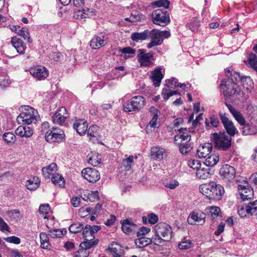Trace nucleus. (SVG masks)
Wrapping results in <instances>:
<instances>
[{"label":"nucleus","instance_id":"49","mask_svg":"<svg viewBox=\"0 0 257 257\" xmlns=\"http://www.w3.org/2000/svg\"><path fill=\"white\" fill-rule=\"evenodd\" d=\"M170 13L162 10V27H165L170 23Z\"/></svg>","mask_w":257,"mask_h":257},{"label":"nucleus","instance_id":"54","mask_svg":"<svg viewBox=\"0 0 257 257\" xmlns=\"http://www.w3.org/2000/svg\"><path fill=\"white\" fill-rule=\"evenodd\" d=\"M192 246V242L190 240L186 239L185 238L179 243L178 247L180 249H187L191 248Z\"/></svg>","mask_w":257,"mask_h":257},{"label":"nucleus","instance_id":"2","mask_svg":"<svg viewBox=\"0 0 257 257\" xmlns=\"http://www.w3.org/2000/svg\"><path fill=\"white\" fill-rule=\"evenodd\" d=\"M225 104L235 119L240 125L242 126L241 133L243 135H252L257 133L256 127L251 123L246 122L245 118L240 112L226 102H225Z\"/></svg>","mask_w":257,"mask_h":257},{"label":"nucleus","instance_id":"24","mask_svg":"<svg viewBox=\"0 0 257 257\" xmlns=\"http://www.w3.org/2000/svg\"><path fill=\"white\" fill-rule=\"evenodd\" d=\"M206 215L212 221H215L218 218L221 217V210L219 207L216 206H210L205 210Z\"/></svg>","mask_w":257,"mask_h":257},{"label":"nucleus","instance_id":"1","mask_svg":"<svg viewBox=\"0 0 257 257\" xmlns=\"http://www.w3.org/2000/svg\"><path fill=\"white\" fill-rule=\"evenodd\" d=\"M200 192L209 200H220L225 191L222 186L215 182L203 184L199 187Z\"/></svg>","mask_w":257,"mask_h":257},{"label":"nucleus","instance_id":"36","mask_svg":"<svg viewBox=\"0 0 257 257\" xmlns=\"http://www.w3.org/2000/svg\"><path fill=\"white\" fill-rule=\"evenodd\" d=\"M148 34V30H146L143 32H135L132 34L131 39L133 41L136 42L139 41H144L147 39V35Z\"/></svg>","mask_w":257,"mask_h":257},{"label":"nucleus","instance_id":"56","mask_svg":"<svg viewBox=\"0 0 257 257\" xmlns=\"http://www.w3.org/2000/svg\"><path fill=\"white\" fill-rule=\"evenodd\" d=\"M165 85L170 88H176L179 85V83L177 81V79L175 77H172L171 79H167L166 80Z\"/></svg>","mask_w":257,"mask_h":257},{"label":"nucleus","instance_id":"7","mask_svg":"<svg viewBox=\"0 0 257 257\" xmlns=\"http://www.w3.org/2000/svg\"><path fill=\"white\" fill-rule=\"evenodd\" d=\"M225 73L226 77H231V80H229L228 81H226L225 80H224L223 81L224 83L222 84L229 85L228 84L230 82H237V83H238L239 81H241V82L242 83L243 85H244L245 82H246L247 84L248 83H251V80L250 77L241 76L238 72L232 71V69L231 70L229 69H226L225 70Z\"/></svg>","mask_w":257,"mask_h":257},{"label":"nucleus","instance_id":"4","mask_svg":"<svg viewBox=\"0 0 257 257\" xmlns=\"http://www.w3.org/2000/svg\"><path fill=\"white\" fill-rule=\"evenodd\" d=\"M211 140L214 143L215 148L221 151H226L231 146V137L224 132L214 133L211 134Z\"/></svg>","mask_w":257,"mask_h":257},{"label":"nucleus","instance_id":"55","mask_svg":"<svg viewBox=\"0 0 257 257\" xmlns=\"http://www.w3.org/2000/svg\"><path fill=\"white\" fill-rule=\"evenodd\" d=\"M161 155L160 148L159 147H153L150 150V156L152 159L157 160Z\"/></svg>","mask_w":257,"mask_h":257},{"label":"nucleus","instance_id":"28","mask_svg":"<svg viewBox=\"0 0 257 257\" xmlns=\"http://www.w3.org/2000/svg\"><path fill=\"white\" fill-rule=\"evenodd\" d=\"M17 135L21 137L29 138L33 134V130L28 126H20L15 131Z\"/></svg>","mask_w":257,"mask_h":257},{"label":"nucleus","instance_id":"63","mask_svg":"<svg viewBox=\"0 0 257 257\" xmlns=\"http://www.w3.org/2000/svg\"><path fill=\"white\" fill-rule=\"evenodd\" d=\"M188 165L190 167L196 169L197 171V169L200 168L201 164L198 160H193L188 162Z\"/></svg>","mask_w":257,"mask_h":257},{"label":"nucleus","instance_id":"37","mask_svg":"<svg viewBox=\"0 0 257 257\" xmlns=\"http://www.w3.org/2000/svg\"><path fill=\"white\" fill-rule=\"evenodd\" d=\"M57 168V164L55 163H52L49 166L46 167H43L42 169L43 175L46 178H49L50 175L55 174L54 171Z\"/></svg>","mask_w":257,"mask_h":257},{"label":"nucleus","instance_id":"8","mask_svg":"<svg viewBox=\"0 0 257 257\" xmlns=\"http://www.w3.org/2000/svg\"><path fill=\"white\" fill-rule=\"evenodd\" d=\"M65 137L64 131L57 127H52V129L48 131L45 135L46 141L50 143L62 142Z\"/></svg>","mask_w":257,"mask_h":257},{"label":"nucleus","instance_id":"32","mask_svg":"<svg viewBox=\"0 0 257 257\" xmlns=\"http://www.w3.org/2000/svg\"><path fill=\"white\" fill-rule=\"evenodd\" d=\"M110 251L113 257H122L123 250L122 246L117 242H113L111 244Z\"/></svg>","mask_w":257,"mask_h":257},{"label":"nucleus","instance_id":"44","mask_svg":"<svg viewBox=\"0 0 257 257\" xmlns=\"http://www.w3.org/2000/svg\"><path fill=\"white\" fill-rule=\"evenodd\" d=\"M41 247L43 249H48L50 246L49 238L47 233L41 232L40 234Z\"/></svg>","mask_w":257,"mask_h":257},{"label":"nucleus","instance_id":"26","mask_svg":"<svg viewBox=\"0 0 257 257\" xmlns=\"http://www.w3.org/2000/svg\"><path fill=\"white\" fill-rule=\"evenodd\" d=\"M162 240L169 241L172 237V230L170 225L162 222Z\"/></svg>","mask_w":257,"mask_h":257},{"label":"nucleus","instance_id":"6","mask_svg":"<svg viewBox=\"0 0 257 257\" xmlns=\"http://www.w3.org/2000/svg\"><path fill=\"white\" fill-rule=\"evenodd\" d=\"M145 99L143 96H135L123 104V110L125 112L139 111L145 106Z\"/></svg>","mask_w":257,"mask_h":257},{"label":"nucleus","instance_id":"64","mask_svg":"<svg viewBox=\"0 0 257 257\" xmlns=\"http://www.w3.org/2000/svg\"><path fill=\"white\" fill-rule=\"evenodd\" d=\"M151 229L150 228L142 226L140 231L137 232V236H144L146 234L148 233L150 231Z\"/></svg>","mask_w":257,"mask_h":257},{"label":"nucleus","instance_id":"57","mask_svg":"<svg viewBox=\"0 0 257 257\" xmlns=\"http://www.w3.org/2000/svg\"><path fill=\"white\" fill-rule=\"evenodd\" d=\"M49 235L52 238H60L63 235V230L58 229L50 230Z\"/></svg>","mask_w":257,"mask_h":257},{"label":"nucleus","instance_id":"50","mask_svg":"<svg viewBox=\"0 0 257 257\" xmlns=\"http://www.w3.org/2000/svg\"><path fill=\"white\" fill-rule=\"evenodd\" d=\"M197 177L200 179H206L209 178L210 174L207 169L199 168L196 173Z\"/></svg>","mask_w":257,"mask_h":257},{"label":"nucleus","instance_id":"51","mask_svg":"<svg viewBox=\"0 0 257 257\" xmlns=\"http://www.w3.org/2000/svg\"><path fill=\"white\" fill-rule=\"evenodd\" d=\"M162 94L163 96V98L165 100H168L171 96L176 95V94H179L180 95V93L178 92V91L175 90H171L170 89H166V88H163V91L162 92Z\"/></svg>","mask_w":257,"mask_h":257},{"label":"nucleus","instance_id":"39","mask_svg":"<svg viewBox=\"0 0 257 257\" xmlns=\"http://www.w3.org/2000/svg\"><path fill=\"white\" fill-rule=\"evenodd\" d=\"M219 123V119L214 115L211 116L209 117V120L206 118L205 121V124L207 130L210 129L211 127H217Z\"/></svg>","mask_w":257,"mask_h":257},{"label":"nucleus","instance_id":"15","mask_svg":"<svg viewBox=\"0 0 257 257\" xmlns=\"http://www.w3.org/2000/svg\"><path fill=\"white\" fill-rule=\"evenodd\" d=\"M68 117L69 114L67 112L66 108L65 107H61L52 116V119L54 123L61 125Z\"/></svg>","mask_w":257,"mask_h":257},{"label":"nucleus","instance_id":"23","mask_svg":"<svg viewBox=\"0 0 257 257\" xmlns=\"http://www.w3.org/2000/svg\"><path fill=\"white\" fill-rule=\"evenodd\" d=\"M87 136L93 143H99L98 138L100 137L99 128L96 125H92L87 128Z\"/></svg>","mask_w":257,"mask_h":257},{"label":"nucleus","instance_id":"35","mask_svg":"<svg viewBox=\"0 0 257 257\" xmlns=\"http://www.w3.org/2000/svg\"><path fill=\"white\" fill-rule=\"evenodd\" d=\"M40 180L37 177H34L27 181L26 186L30 190H35L39 187Z\"/></svg>","mask_w":257,"mask_h":257},{"label":"nucleus","instance_id":"13","mask_svg":"<svg viewBox=\"0 0 257 257\" xmlns=\"http://www.w3.org/2000/svg\"><path fill=\"white\" fill-rule=\"evenodd\" d=\"M139 54L137 58L141 67H149L152 62L151 59L153 57V55L151 53H146V50L140 49L138 50Z\"/></svg>","mask_w":257,"mask_h":257},{"label":"nucleus","instance_id":"10","mask_svg":"<svg viewBox=\"0 0 257 257\" xmlns=\"http://www.w3.org/2000/svg\"><path fill=\"white\" fill-rule=\"evenodd\" d=\"M238 214L241 217H246L247 214H250L257 219V200L249 203L245 207L239 206Z\"/></svg>","mask_w":257,"mask_h":257},{"label":"nucleus","instance_id":"27","mask_svg":"<svg viewBox=\"0 0 257 257\" xmlns=\"http://www.w3.org/2000/svg\"><path fill=\"white\" fill-rule=\"evenodd\" d=\"M122 230L126 234H129L135 231L137 225L133 223L131 219H126L121 223Z\"/></svg>","mask_w":257,"mask_h":257},{"label":"nucleus","instance_id":"20","mask_svg":"<svg viewBox=\"0 0 257 257\" xmlns=\"http://www.w3.org/2000/svg\"><path fill=\"white\" fill-rule=\"evenodd\" d=\"M238 189L239 190V195L242 201L251 199L253 196V191L250 186H245L239 185Z\"/></svg>","mask_w":257,"mask_h":257},{"label":"nucleus","instance_id":"14","mask_svg":"<svg viewBox=\"0 0 257 257\" xmlns=\"http://www.w3.org/2000/svg\"><path fill=\"white\" fill-rule=\"evenodd\" d=\"M147 39H151V41L147 44V48L150 49L154 46L160 45L161 40V31L159 30L154 29L151 31L148 30Z\"/></svg>","mask_w":257,"mask_h":257},{"label":"nucleus","instance_id":"18","mask_svg":"<svg viewBox=\"0 0 257 257\" xmlns=\"http://www.w3.org/2000/svg\"><path fill=\"white\" fill-rule=\"evenodd\" d=\"M93 246V242L83 241L80 243L79 246L80 248L73 254L74 257H87L89 255V251L88 249Z\"/></svg>","mask_w":257,"mask_h":257},{"label":"nucleus","instance_id":"11","mask_svg":"<svg viewBox=\"0 0 257 257\" xmlns=\"http://www.w3.org/2000/svg\"><path fill=\"white\" fill-rule=\"evenodd\" d=\"M82 176L89 182L94 183L100 178L98 171L92 168H86L81 171Z\"/></svg>","mask_w":257,"mask_h":257},{"label":"nucleus","instance_id":"41","mask_svg":"<svg viewBox=\"0 0 257 257\" xmlns=\"http://www.w3.org/2000/svg\"><path fill=\"white\" fill-rule=\"evenodd\" d=\"M142 221L145 224H146L148 222L151 224H154L158 221V217L154 213H151L148 214L147 216H143Z\"/></svg>","mask_w":257,"mask_h":257},{"label":"nucleus","instance_id":"38","mask_svg":"<svg viewBox=\"0 0 257 257\" xmlns=\"http://www.w3.org/2000/svg\"><path fill=\"white\" fill-rule=\"evenodd\" d=\"M207 156L204 162V164L207 166L213 167L219 161V157L218 155L212 154Z\"/></svg>","mask_w":257,"mask_h":257},{"label":"nucleus","instance_id":"3","mask_svg":"<svg viewBox=\"0 0 257 257\" xmlns=\"http://www.w3.org/2000/svg\"><path fill=\"white\" fill-rule=\"evenodd\" d=\"M39 118L36 109L29 105H25L22 108V112L17 117V120L19 123L29 125L36 123Z\"/></svg>","mask_w":257,"mask_h":257},{"label":"nucleus","instance_id":"17","mask_svg":"<svg viewBox=\"0 0 257 257\" xmlns=\"http://www.w3.org/2000/svg\"><path fill=\"white\" fill-rule=\"evenodd\" d=\"M206 214L202 212H192L189 215L187 221L189 224L193 225L197 223L199 225H202L205 223Z\"/></svg>","mask_w":257,"mask_h":257},{"label":"nucleus","instance_id":"47","mask_svg":"<svg viewBox=\"0 0 257 257\" xmlns=\"http://www.w3.org/2000/svg\"><path fill=\"white\" fill-rule=\"evenodd\" d=\"M20 36L23 37L25 40H27L28 43H31L32 42V39L30 36V33L29 32L28 28L27 27H23L21 28L20 31H19V34Z\"/></svg>","mask_w":257,"mask_h":257},{"label":"nucleus","instance_id":"61","mask_svg":"<svg viewBox=\"0 0 257 257\" xmlns=\"http://www.w3.org/2000/svg\"><path fill=\"white\" fill-rule=\"evenodd\" d=\"M50 210V207L49 204H41L39 207V212L43 214H47Z\"/></svg>","mask_w":257,"mask_h":257},{"label":"nucleus","instance_id":"59","mask_svg":"<svg viewBox=\"0 0 257 257\" xmlns=\"http://www.w3.org/2000/svg\"><path fill=\"white\" fill-rule=\"evenodd\" d=\"M179 185V183L176 180H171L169 182L164 183V186L170 189H174Z\"/></svg>","mask_w":257,"mask_h":257},{"label":"nucleus","instance_id":"45","mask_svg":"<svg viewBox=\"0 0 257 257\" xmlns=\"http://www.w3.org/2000/svg\"><path fill=\"white\" fill-rule=\"evenodd\" d=\"M122 165L126 170H130L134 165V156L130 155L127 158L123 159Z\"/></svg>","mask_w":257,"mask_h":257},{"label":"nucleus","instance_id":"12","mask_svg":"<svg viewBox=\"0 0 257 257\" xmlns=\"http://www.w3.org/2000/svg\"><path fill=\"white\" fill-rule=\"evenodd\" d=\"M235 173L234 168L228 164L222 166L219 170V174L222 178L228 182L235 178Z\"/></svg>","mask_w":257,"mask_h":257},{"label":"nucleus","instance_id":"16","mask_svg":"<svg viewBox=\"0 0 257 257\" xmlns=\"http://www.w3.org/2000/svg\"><path fill=\"white\" fill-rule=\"evenodd\" d=\"M107 43V38L102 34L95 35L90 43V46L93 49H99Z\"/></svg>","mask_w":257,"mask_h":257},{"label":"nucleus","instance_id":"9","mask_svg":"<svg viewBox=\"0 0 257 257\" xmlns=\"http://www.w3.org/2000/svg\"><path fill=\"white\" fill-rule=\"evenodd\" d=\"M228 115V114L222 112H220L219 114L220 120L226 130V132L228 136L231 137L234 136L238 132L232 121L229 119Z\"/></svg>","mask_w":257,"mask_h":257},{"label":"nucleus","instance_id":"25","mask_svg":"<svg viewBox=\"0 0 257 257\" xmlns=\"http://www.w3.org/2000/svg\"><path fill=\"white\" fill-rule=\"evenodd\" d=\"M13 46L17 50L18 53L23 54L25 53L26 46L24 42L20 38L16 36L13 37L11 41Z\"/></svg>","mask_w":257,"mask_h":257},{"label":"nucleus","instance_id":"43","mask_svg":"<svg viewBox=\"0 0 257 257\" xmlns=\"http://www.w3.org/2000/svg\"><path fill=\"white\" fill-rule=\"evenodd\" d=\"M200 26L199 20L196 18H193L191 21L186 25V26L192 32H197Z\"/></svg>","mask_w":257,"mask_h":257},{"label":"nucleus","instance_id":"34","mask_svg":"<svg viewBox=\"0 0 257 257\" xmlns=\"http://www.w3.org/2000/svg\"><path fill=\"white\" fill-rule=\"evenodd\" d=\"M179 151L181 153L186 155L190 152L193 148L192 142L190 141L179 143Z\"/></svg>","mask_w":257,"mask_h":257},{"label":"nucleus","instance_id":"33","mask_svg":"<svg viewBox=\"0 0 257 257\" xmlns=\"http://www.w3.org/2000/svg\"><path fill=\"white\" fill-rule=\"evenodd\" d=\"M184 131H186V128H180L179 130V132L180 134L176 135L174 137V143L176 144H179L178 141L179 139H181V142H184L190 141L191 140V136L187 133L184 132Z\"/></svg>","mask_w":257,"mask_h":257},{"label":"nucleus","instance_id":"21","mask_svg":"<svg viewBox=\"0 0 257 257\" xmlns=\"http://www.w3.org/2000/svg\"><path fill=\"white\" fill-rule=\"evenodd\" d=\"M149 112L152 116V118L146 128V133L148 134L151 131L152 128L156 127V124L158 118L159 113H160L159 110L153 106L150 107Z\"/></svg>","mask_w":257,"mask_h":257},{"label":"nucleus","instance_id":"58","mask_svg":"<svg viewBox=\"0 0 257 257\" xmlns=\"http://www.w3.org/2000/svg\"><path fill=\"white\" fill-rule=\"evenodd\" d=\"M87 198H88V200L91 202H94L95 200H98L99 198L98 192L95 191L88 193Z\"/></svg>","mask_w":257,"mask_h":257},{"label":"nucleus","instance_id":"29","mask_svg":"<svg viewBox=\"0 0 257 257\" xmlns=\"http://www.w3.org/2000/svg\"><path fill=\"white\" fill-rule=\"evenodd\" d=\"M91 231V225L87 224L83 229L82 235L85 239L84 241H88L93 242V245L97 244L98 240H93L95 238L94 236H92Z\"/></svg>","mask_w":257,"mask_h":257},{"label":"nucleus","instance_id":"53","mask_svg":"<svg viewBox=\"0 0 257 257\" xmlns=\"http://www.w3.org/2000/svg\"><path fill=\"white\" fill-rule=\"evenodd\" d=\"M3 138L8 144L14 143L16 140L15 135L12 132L5 133Z\"/></svg>","mask_w":257,"mask_h":257},{"label":"nucleus","instance_id":"60","mask_svg":"<svg viewBox=\"0 0 257 257\" xmlns=\"http://www.w3.org/2000/svg\"><path fill=\"white\" fill-rule=\"evenodd\" d=\"M5 240L8 242L13 243L16 244H19L21 242L20 238L16 236L7 237L5 238Z\"/></svg>","mask_w":257,"mask_h":257},{"label":"nucleus","instance_id":"22","mask_svg":"<svg viewBox=\"0 0 257 257\" xmlns=\"http://www.w3.org/2000/svg\"><path fill=\"white\" fill-rule=\"evenodd\" d=\"M73 128L80 136H83L87 131V121L83 119H76L73 124Z\"/></svg>","mask_w":257,"mask_h":257},{"label":"nucleus","instance_id":"19","mask_svg":"<svg viewBox=\"0 0 257 257\" xmlns=\"http://www.w3.org/2000/svg\"><path fill=\"white\" fill-rule=\"evenodd\" d=\"M30 72L34 77L39 80L45 79L49 74L48 71L45 67L32 68L30 69Z\"/></svg>","mask_w":257,"mask_h":257},{"label":"nucleus","instance_id":"30","mask_svg":"<svg viewBox=\"0 0 257 257\" xmlns=\"http://www.w3.org/2000/svg\"><path fill=\"white\" fill-rule=\"evenodd\" d=\"M212 148L210 144H205L200 147L197 151V155L199 158H205L209 155L212 151Z\"/></svg>","mask_w":257,"mask_h":257},{"label":"nucleus","instance_id":"40","mask_svg":"<svg viewBox=\"0 0 257 257\" xmlns=\"http://www.w3.org/2000/svg\"><path fill=\"white\" fill-rule=\"evenodd\" d=\"M139 238L135 239V243L138 248H143L150 243L152 241L149 238H146L144 236L138 237Z\"/></svg>","mask_w":257,"mask_h":257},{"label":"nucleus","instance_id":"48","mask_svg":"<svg viewBox=\"0 0 257 257\" xmlns=\"http://www.w3.org/2000/svg\"><path fill=\"white\" fill-rule=\"evenodd\" d=\"M83 229V224L80 222H75L72 224L69 227L70 232L77 233L80 232Z\"/></svg>","mask_w":257,"mask_h":257},{"label":"nucleus","instance_id":"52","mask_svg":"<svg viewBox=\"0 0 257 257\" xmlns=\"http://www.w3.org/2000/svg\"><path fill=\"white\" fill-rule=\"evenodd\" d=\"M248 63L251 67L257 71V56L255 54L250 53L248 57Z\"/></svg>","mask_w":257,"mask_h":257},{"label":"nucleus","instance_id":"5","mask_svg":"<svg viewBox=\"0 0 257 257\" xmlns=\"http://www.w3.org/2000/svg\"><path fill=\"white\" fill-rule=\"evenodd\" d=\"M228 81L231 80V77L224 78L221 81V83L220 84V87L222 88L223 86L226 87V89L223 91V95L227 98H230L235 96H241L243 95V92L240 90V88L237 82H230L229 85L222 84L224 83V80Z\"/></svg>","mask_w":257,"mask_h":257},{"label":"nucleus","instance_id":"62","mask_svg":"<svg viewBox=\"0 0 257 257\" xmlns=\"http://www.w3.org/2000/svg\"><path fill=\"white\" fill-rule=\"evenodd\" d=\"M92 10L88 8H84L82 10V14H81V18L82 19L89 18L92 16Z\"/></svg>","mask_w":257,"mask_h":257},{"label":"nucleus","instance_id":"46","mask_svg":"<svg viewBox=\"0 0 257 257\" xmlns=\"http://www.w3.org/2000/svg\"><path fill=\"white\" fill-rule=\"evenodd\" d=\"M152 20L154 24L161 26V10L154 11L152 13Z\"/></svg>","mask_w":257,"mask_h":257},{"label":"nucleus","instance_id":"31","mask_svg":"<svg viewBox=\"0 0 257 257\" xmlns=\"http://www.w3.org/2000/svg\"><path fill=\"white\" fill-rule=\"evenodd\" d=\"M150 79L155 87L160 86L161 84V67H158L152 71Z\"/></svg>","mask_w":257,"mask_h":257},{"label":"nucleus","instance_id":"42","mask_svg":"<svg viewBox=\"0 0 257 257\" xmlns=\"http://www.w3.org/2000/svg\"><path fill=\"white\" fill-rule=\"evenodd\" d=\"M52 182L55 185L63 187L65 185V180L63 176L59 174H53L51 178Z\"/></svg>","mask_w":257,"mask_h":257}]
</instances>
